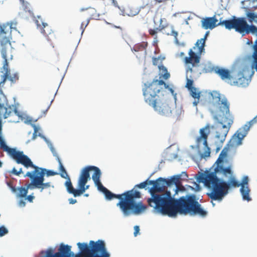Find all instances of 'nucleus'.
I'll return each mask as SVG.
<instances>
[{
  "label": "nucleus",
  "instance_id": "nucleus-1",
  "mask_svg": "<svg viewBox=\"0 0 257 257\" xmlns=\"http://www.w3.org/2000/svg\"><path fill=\"white\" fill-rule=\"evenodd\" d=\"M167 180L159 178L156 181H149L151 197L148 198L149 205L153 208L154 213L175 217L179 213L181 214L198 215L204 217L207 211L201 207L194 195H188L176 200L172 196L170 190L165 193H156L167 186Z\"/></svg>",
  "mask_w": 257,
  "mask_h": 257
},
{
  "label": "nucleus",
  "instance_id": "nucleus-2",
  "mask_svg": "<svg viewBox=\"0 0 257 257\" xmlns=\"http://www.w3.org/2000/svg\"><path fill=\"white\" fill-rule=\"evenodd\" d=\"M231 139L223 149L214 164V171H207L197 177L198 183H203L208 189V195L212 199L221 202L228 194L230 187H239L242 185V179L238 181L233 176L232 163L227 159V155L231 146Z\"/></svg>",
  "mask_w": 257,
  "mask_h": 257
},
{
  "label": "nucleus",
  "instance_id": "nucleus-3",
  "mask_svg": "<svg viewBox=\"0 0 257 257\" xmlns=\"http://www.w3.org/2000/svg\"><path fill=\"white\" fill-rule=\"evenodd\" d=\"M209 99V110L214 121L221 125V128L217 127L215 138L219 144L216 148L218 152L226 139L230 127L233 123V116L229 112V103L224 95L216 91L205 92Z\"/></svg>",
  "mask_w": 257,
  "mask_h": 257
},
{
  "label": "nucleus",
  "instance_id": "nucleus-4",
  "mask_svg": "<svg viewBox=\"0 0 257 257\" xmlns=\"http://www.w3.org/2000/svg\"><path fill=\"white\" fill-rule=\"evenodd\" d=\"M97 189L104 194L106 200H110L114 198L119 200L116 206L119 207L124 217L132 215H140L147 210V206L140 200L141 197L140 192L134 189L116 195L111 193L103 185Z\"/></svg>",
  "mask_w": 257,
  "mask_h": 257
},
{
  "label": "nucleus",
  "instance_id": "nucleus-5",
  "mask_svg": "<svg viewBox=\"0 0 257 257\" xmlns=\"http://www.w3.org/2000/svg\"><path fill=\"white\" fill-rule=\"evenodd\" d=\"M159 89V86L154 84L151 86L143 87L144 100L159 114L169 116L172 113L170 104L167 100L160 98Z\"/></svg>",
  "mask_w": 257,
  "mask_h": 257
},
{
  "label": "nucleus",
  "instance_id": "nucleus-6",
  "mask_svg": "<svg viewBox=\"0 0 257 257\" xmlns=\"http://www.w3.org/2000/svg\"><path fill=\"white\" fill-rule=\"evenodd\" d=\"M77 246L79 252L70 257H110L109 253L107 251L104 242L102 240H98L94 242L91 240L89 246L87 243L78 242Z\"/></svg>",
  "mask_w": 257,
  "mask_h": 257
},
{
  "label": "nucleus",
  "instance_id": "nucleus-7",
  "mask_svg": "<svg viewBox=\"0 0 257 257\" xmlns=\"http://www.w3.org/2000/svg\"><path fill=\"white\" fill-rule=\"evenodd\" d=\"M1 53L4 59L3 66L1 71L4 74L2 76L0 83L1 84L4 83L7 79H8L12 83H15L19 79V74L17 72L12 74L10 73L7 55V52L12 48L11 44L9 43L8 39H4V37L3 36V35H1Z\"/></svg>",
  "mask_w": 257,
  "mask_h": 257
},
{
  "label": "nucleus",
  "instance_id": "nucleus-8",
  "mask_svg": "<svg viewBox=\"0 0 257 257\" xmlns=\"http://www.w3.org/2000/svg\"><path fill=\"white\" fill-rule=\"evenodd\" d=\"M190 59L191 57H185L184 59L186 69V84L185 87L189 91L190 95L194 99V100L193 102V106H196L199 102V98L203 95V92L200 91L198 88L193 86V78H194V76L189 74V72L193 71L192 70L193 65H191L190 63H188L189 62V61L190 60Z\"/></svg>",
  "mask_w": 257,
  "mask_h": 257
},
{
  "label": "nucleus",
  "instance_id": "nucleus-9",
  "mask_svg": "<svg viewBox=\"0 0 257 257\" xmlns=\"http://www.w3.org/2000/svg\"><path fill=\"white\" fill-rule=\"evenodd\" d=\"M213 128V125L207 124L199 130V136L197 138L196 143V147L198 149L202 147L204 150V152L200 154V157L202 158L209 157L210 155V149L208 146L207 138L210 133L211 128Z\"/></svg>",
  "mask_w": 257,
  "mask_h": 257
},
{
  "label": "nucleus",
  "instance_id": "nucleus-10",
  "mask_svg": "<svg viewBox=\"0 0 257 257\" xmlns=\"http://www.w3.org/2000/svg\"><path fill=\"white\" fill-rule=\"evenodd\" d=\"M253 69L254 68L252 67V64L251 67L249 65H241L240 70L237 74L236 80L233 82V84L242 87L247 86L254 74Z\"/></svg>",
  "mask_w": 257,
  "mask_h": 257
},
{
  "label": "nucleus",
  "instance_id": "nucleus-11",
  "mask_svg": "<svg viewBox=\"0 0 257 257\" xmlns=\"http://www.w3.org/2000/svg\"><path fill=\"white\" fill-rule=\"evenodd\" d=\"M256 122H257V115L237 130L232 136L229 145L233 146H240L242 145V140L247 135L250 127L253 124Z\"/></svg>",
  "mask_w": 257,
  "mask_h": 257
},
{
  "label": "nucleus",
  "instance_id": "nucleus-12",
  "mask_svg": "<svg viewBox=\"0 0 257 257\" xmlns=\"http://www.w3.org/2000/svg\"><path fill=\"white\" fill-rule=\"evenodd\" d=\"M10 156L18 164H22L26 168H35L36 165L33 164L30 158L24 154L23 151H17L16 148L13 150Z\"/></svg>",
  "mask_w": 257,
  "mask_h": 257
},
{
  "label": "nucleus",
  "instance_id": "nucleus-13",
  "mask_svg": "<svg viewBox=\"0 0 257 257\" xmlns=\"http://www.w3.org/2000/svg\"><path fill=\"white\" fill-rule=\"evenodd\" d=\"M39 136H41L42 138L45 141L47 145H48V147L50 149L51 152H52L53 155L56 158V159L58 161L59 163V173H58V174H60L61 177L62 178H66L68 177V174L63 165V164L61 162V160L57 153L55 148L53 147V145L52 143L51 142L50 140H49L47 138H46L45 137H44L43 136H41L40 134L39 135Z\"/></svg>",
  "mask_w": 257,
  "mask_h": 257
},
{
  "label": "nucleus",
  "instance_id": "nucleus-14",
  "mask_svg": "<svg viewBox=\"0 0 257 257\" xmlns=\"http://www.w3.org/2000/svg\"><path fill=\"white\" fill-rule=\"evenodd\" d=\"M249 178L247 176L244 175L242 177V185L240 186L239 193L242 200L247 202L251 201L250 196V189L249 187Z\"/></svg>",
  "mask_w": 257,
  "mask_h": 257
},
{
  "label": "nucleus",
  "instance_id": "nucleus-15",
  "mask_svg": "<svg viewBox=\"0 0 257 257\" xmlns=\"http://www.w3.org/2000/svg\"><path fill=\"white\" fill-rule=\"evenodd\" d=\"M90 179L89 170H88L87 167H85L81 170L78 181V187L79 191H81V194L88 189L89 186H85V185Z\"/></svg>",
  "mask_w": 257,
  "mask_h": 257
},
{
  "label": "nucleus",
  "instance_id": "nucleus-16",
  "mask_svg": "<svg viewBox=\"0 0 257 257\" xmlns=\"http://www.w3.org/2000/svg\"><path fill=\"white\" fill-rule=\"evenodd\" d=\"M201 26L202 29L204 30H212L219 25H222L223 21L221 20L218 23V20L214 16L211 17L203 18L201 20Z\"/></svg>",
  "mask_w": 257,
  "mask_h": 257
},
{
  "label": "nucleus",
  "instance_id": "nucleus-17",
  "mask_svg": "<svg viewBox=\"0 0 257 257\" xmlns=\"http://www.w3.org/2000/svg\"><path fill=\"white\" fill-rule=\"evenodd\" d=\"M197 54H198V52L196 51H193L192 49H190L189 51V57H191L190 60H189V62L190 64L193 66H192V70H195L192 72H189V74L192 73V75L194 76L195 77H197L199 76L200 74H201V72L198 70V67L199 66V62L201 58V54L199 55V61L196 62V56L197 57Z\"/></svg>",
  "mask_w": 257,
  "mask_h": 257
},
{
  "label": "nucleus",
  "instance_id": "nucleus-18",
  "mask_svg": "<svg viewBox=\"0 0 257 257\" xmlns=\"http://www.w3.org/2000/svg\"><path fill=\"white\" fill-rule=\"evenodd\" d=\"M209 34V31L206 32L204 37L199 40H198L195 44V46L193 47V49L194 51L197 52L198 54H197V57L196 56V62L199 61V55L202 54L203 53L205 52V41L207 39V38Z\"/></svg>",
  "mask_w": 257,
  "mask_h": 257
},
{
  "label": "nucleus",
  "instance_id": "nucleus-19",
  "mask_svg": "<svg viewBox=\"0 0 257 257\" xmlns=\"http://www.w3.org/2000/svg\"><path fill=\"white\" fill-rule=\"evenodd\" d=\"M153 84H155L156 86H159L160 87L159 90V94L160 93H162V85H164L165 89H167L169 92L172 94V95L174 96L175 100H176V95L177 94L175 93L174 90L173 89L172 86H170L169 85L167 84L164 82V81L162 80H154L152 82H147L144 83V86H151Z\"/></svg>",
  "mask_w": 257,
  "mask_h": 257
},
{
  "label": "nucleus",
  "instance_id": "nucleus-20",
  "mask_svg": "<svg viewBox=\"0 0 257 257\" xmlns=\"http://www.w3.org/2000/svg\"><path fill=\"white\" fill-rule=\"evenodd\" d=\"M181 175H174L169 180H167V186L170 188L169 190L170 192L172 190L174 192V194L172 195L173 197L178 194V192L180 190H182L180 189L177 184V182L180 179Z\"/></svg>",
  "mask_w": 257,
  "mask_h": 257
},
{
  "label": "nucleus",
  "instance_id": "nucleus-21",
  "mask_svg": "<svg viewBox=\"0 0 257 257\" xmlns=\"http://www.w3.org/2000/svg\"><path fill=\"white\" fill-rule=\"evenodd\" d=\"M87 168L88 170H89V172L93 171V174L92 175V179L97 188H100V187L102 185L100 181V178L101 175L100 170L98 167L93 166H87Z\"/></svg>",
  "mask_w": 257,
  "mask_h": 257
},
{
  "label": "nucleus",
  "instance_id": "nucleus-22",
  "mask_svg": "<svg viewBox=\"0 0 257 257\" xmlns=\"http://www.w3.org/2000/svg\"><path fill=\"white\" fill-rule=\"evenodd\" d=\"M24 177H28L31 180V183L28 184L26 189L28 191V189L33 190L35 188L39 189V185L40 184V181L38 179V176L34 173V171L31 172H27V173L24 175Z\"/></svg>",
  "mask_w": 257,
  "mask_h": 257
},
{
  "label": "nucleus",
  "instance_id": "nucleus-23",
  "mask_svg": "<svg viewBox=\"0 0 257 257\" xmlns=\"http://www.w3.org/2000/svg\"><path fill=\"white\" fill-rule=\"evenodd\" d=\"M34 173H35L38 176H42V178H44L45 176L47 177L53 176L58 175V173L54 172L53 170H48L45 168L35 166L34 170Z\"/></svg>",
  "mask_w": 257,
  "mask_h": 257
},
{
  "label": "nucleus",
  "instance_id": "nucleus-24",
  "mask_svg": "<svg viewBox=\"0 0 257 257\" xmlns=\"http://www.w3.org/2000/svg\"><path fill=\"white\" fill-rule=\"evenodd\" d=\"M38 20H36L35 23L37 28L40 29L41 33L44 35H48L51 33L52 30L49 28L47 23H44L40 16H38Z\"/></svg>",
  "mask_w": 257,
  "mask_h": 257
},
{
  "label": "nucleus",
  "instance_id": "nucleus-25",
  "mask_svg": "<svg viewBox=\"0 0 257 257\" xmlns=\"http://www.w3.org/2000/svg\"><path fill=\"white\" fill-rule=\"evenodd\" d=\"M64 178L66 179L64 185L67 192L69 194H73L74 197L80 196L81 195V192H80L81 191H80L79 190H76L73 187L71 180L69 176H68V177Z\"/></svg>",
  "mask_w": 257,
  "mask_h": 257
},
{
  "label": "nucleus",
  "instance_id": "nucleus-26",
  "mask_svg": "<svg viewBox=\"0 0 257 257\" xmlns=\"http://www.w3.org/2000/svg\"><path fill=\"white\" fill-rule=\"evenodd\" d=\"M214 71L223 80H230L231 78L229 71L227 69L216 66L214 69Z\"/></svg>",
  "mask_w": 257,
  "mask_h": 257
},
{
  "label": "nucleus",
  "instance_id": "nucleus-27",
  "mask_svg": "<svg viewBox=\"0 0 257 257\" xmlns=\"http://www.w3.org/2000/svg\"><path fill=\"white\" fill-rule=\"evenodd\" d=\"M11 190L13 193H16V197L18 198L25 197L28 194L27 189L24 187H20L18 188L12 187Z\"/></svg>",
  "mask_w": 257,
  "mask_h": 257
},
{
  "label": "nucleus",
  "instance_id": "nucleus-28",
  "mask_svg": "<svg viewBox=\"0 0 257 257\" xmlns=\"http://www.w3.org/2000/svg\"><path fill=\"white\" fill-rule=\"evenodd\" d=\"M242 8L247 10L257 8V0H245L241 2Z\"/></svg>",
  "mask_w": 257,
  "mask_h": 257
},
{
  "label": "nucleus",
  "instance_id": "nucleus-29",
  "mask_svg": "<svg viewBox=\"0 0 257 257\" xmlns=\"http://www.w3.org/2000/svg\"><path fill=\"white\" fill-rule=\"evenodd\" d=\"M38 179L40 181V184L39 186V189L40 190V192H42L44 189L52 187L54 188V186L51 185L50 182L44 183V178H42V176H38Z\"/></svg>",
  "mask_w": 257,
  "mask_h": 257
},
{
  "label": "nucleus",
  "instance_id": "nucleus-30",
  "mask_svg": "<svg viewBox=\"0 0 257 257\" xmlns=\"http://www.w3.org/2000/svg\"><path fill=\"white\" fill-rule=\"evenodd\" d=\"M160 78H162L165 80L168 79L170 77V73L168 72L167 69L163 65L158 66Z\"/></svg>",
  "mask_w": 257,
  "mask_h": 257
},
{
  "label": "nucleus",
  "instance_id": "nucleus-31",
  "mask_svg": "<svg viewBox=\"0 0 257 257\" xmlns=\"http://www.w3.org/2000/svg\"><path fill=\"white\" fill-rule=\"evenodd\" d=\"M21 114H23L24 116H26L27 117H28V119H29V120H30L29 123H27V124H31V126H32L33 127V128H34V133H33V136H32V139H33V140H35V139H36V137H37V136H39V135H40V134L41 136H42V135L41 133H39V134H38V135H37V132H38L39 130H40V127L39 126H37V125H36V124H34V123H31V121H32V120H31V118H30V117H28V116H27L26 114H24V113H22ZM39 137H40V136H39ZM44 137H45V136H44ZM40 137H41V138H42L41 136H40Z\"/></svg>",
  "mask_w": 257,
  "mask_h": 257
},
{
  "label": "nucleus",
  "instance_id": "nucleus-32",
  "mask_svg": "<svg viewBox=\"0 0 257 257\" xmlns=\"http://www.w3.org/2000/svg\"><path fill=\"white\" fill-rule=\"evenodd\" d=\"M143 4L150 9L152 8L158 3L162 2L164 0H142Z\"/></svg>",
  "mask_w": 257,
  "mask_h": 257
},
{
  "label": "nucleus",
  "instance_id": "nucleus-33",
  "mask_svg": "<svg viewBox=\"0 0 257 257\" xmlns=\"http://www.w3.org/2000/svg\"><path fill=\"white\" fill-rule=\"evenodd\" d=\"M162 23H163V19H160L159 26L158 27L156 28L154 30H152V29L150 30H149L150 34L152 35H155L157 34V31H161L162 30H163L165 27V26Z\"/></svg>",
  "mask_w": 257,
  "mask_h": 257
},
{
  "label": "nucleus",
  "instance_id": "nucleus-34",
  "mask_svg": "<svg viewBox=\"0 0 257 257\" xmlns=\"http://www.w3.org/2000/svg\"><path fill=\"white\" fill-rule=\"evenodd\" d=\"M149 181L150 180L149 179H148L145 182H142L139 184H137V185H135V186L133 189L137 191V190H135V188H139L141 189L145 188L146 189H148L150 190ZM137 191H138V190H137ZM138 192H139V191H138Z\"/></svg>",
  "mask_w": 257,
  "mask_h": 257
},
{
  "label": "nucleus",
  "instance_id": "nucleus-35",
  "mask_svg": "<svg viewBox=\"0 0 257 257\" xmlns=\"http://www.w3.org/2000/svg\"><path fill=\"white\" fill-rule=\"evenodd\" d=\"M170 35L172 36H173L174 37V42L178 46H184L185 44L184 43H180L177 39L178 36V32L176 31H175L173 29H172L171 32L170 33Z\"/></svg>",
  "mask_w": 257,
  "mask_h": 257
},
{
  "label": "nucleus",
  "instance_id": "nucleus-36",
  "mask_svg": "<svg viewBox=\"0 0 257 257\" xmlns=\"http://www.w3.org/2000/svg\"><path fill=\"white\" fill-rule=\"evenodd\" d=\"M183 110L181 107H177L174 112V115L176 119L180 120L181 118V115L183 114Z\"/></svg>",
  "mask_w": 257,
  "mask_h": 257
},
{
  "label": "nucleus",
  "instance_id": "nucleus-37",
  "mask_svg": "<svg viewBox=\"0 0 257 257\" xmlns=\"http://www.w3.org/2000/svg\"><path fill=\"white\" fill-rule=\"evenodd\" d=\"M246 15L250 23H252L253 21L255 22V20L257 18V14L254 13L246 12Z\"/></svg>",
  "mask_w": 257,
  "mask_h": 257
},
{
  "label": "nucleus",
  "instance_id": "nucleus-38",
  "mask_svg": "<svg viewBox=\"0 0 257 257\" xmlns=\"http://www.w3.org/2000/svg\"><path fill=\"white\" fill-rule=\"evenodd\" d=\"M88 13L91 17L90 19H97L99 18V15L96 14V10L93 8H89Z\"/></svg>",
  "mask_w": 257,
  "mask_h": 257
},
{
  "label": "nucleus",
  "instance_id": "nucleus-39",
  "mask_svg": "<svg viewBox=\"0 0 257 257\" xmlns=\"http://www.w3.org/2000/svg\"><path fill=\"white\" fill-rule=\"evenodd\" d=\"M215 68V67H213L211 65V64L209 62H208L207 64L205 65V67L203 68V70L205 72H210L211 71H214V69Z\"/></svg>",
  "mask_w": 257,
  "mask_h": 257
},
{
  "label": "nucleus",
  "instance_id": "nucleus-40",
  "mask_svg": "<svg viewBox=\"0 0 257 257\" xmlns=\"http://www.w3.org/2000/svg\"><path fill=\"white\" fill-rule=\"evenodd\" d=\"M9 232L8 229L4 225L0 226V237L5 236Z\"/></svg>",
  "mask_w": 257,
  "mask_h": 257
},
{
  "label": "nucleus",
  "instance_id": "nucleus-41",
  "mask_svg": "<svg viewBox=\"0 0 257 257\" xmlns=\"http://www.w3.org/2000/svg\"><path fill=\"white\" fill-rule=\"evenodd\" d=\"M22 5L23 9L26 12H28L30 15L32 14V12L30 9V4L28 3L25 2V5Z\"/></svg>",
  "mask_w": 257,
  "mask_h": 257
},
{
  "label": "nucleus",
  "instance_id": "nucleus-42",
  "mask_svg": "<svg viewBox=\"0 0 257 257\" xmlns=\"http://www.w3.org/2000/svg\"><path fill=\"white\" fill-rule=\"evenodd\" d=\"M10 173L17 176H19L21 174H23V172L22 169L20 168L19 171H17L16 169L14 167Z\"/></svg>",
  "mask_w": 257,
  "mask_h": 257
},
{
  "label": "nucleus",
  "instance_id": "nucleus-43",
  "mask_svg": "<svg viewBox=\"0 0 257 257\" xmlns=\"http://www.w3.org/2000/svg\"><path fill=\"white\" fill-rule=\"evenodd\" d=\"M193 186L194 187H191V186H189L188 187H189L192 190H195L196 191H199L201 190V187L199 185V184H198V183L194 182H193Z\"/></svg>",
  "mask_w": 257,
  "mask_h": 257
},
{
  "label": "nucleus",
  "instance_id": "nucleus-44",
  "mask_svg": "<svg viewBox=\"0 0 257 257\" xmlns=\"http://www.w3.org/2000/svg\"><path fill=\"white\" fill-rule=\"evenodd\" d=\"M25 197L19 198L20 199L18 201V205L20 207H24L26 205V200H25Z\"/></svg>",
  "mask_w": 257,
  "mask_h": 257
},
{
  "label": "nucleus",
  "instance_id": "nucleus-45",
  "mask_svg": "<svg viewBox=\"0 0 257 257\" xmlns=\"http://www.w3.org/2000/svg\"><path fill=\"white\" fill-rule=\"evenodd\" d=\"M252 58V66L253 68H255L257 72V53Z\"/></svg>",
  "mask_w": 257,
  "mask_h": 257
},
{
  "label": "nucleus",
  "instance_id": "nucleus-46",
  "mask_svg": "<svg viewBox=\"0 0 257 257\" xmlns=\"http://www.w3.org/2000/svg\"><path fill=\"white\" fill-rule=\"evenodd\" d=\"M90 21V19H88L86 22V23L82 22L81 25V29L82 30L81 35H82L84 32V29L87 26Z\"/></svg>",
  "mask_w": 257,
  "mask_h": 257
},
{
  "label": "nucleus",
  "instance_id": "nucleus-47",
  "mask_svg": "<svg viewBox=\"0 0 257 257\" xmlns=\"http://www.w3.org/2000/svg\"><path fill=\"white\" fill-rule=\"evenodd\" d=\"M173 16L175 17L182 18L183 19H184V17H186V16H185V13H176L173 14Z\"/></svg>",
  "mask_w": 257,
  "mask_h": 257
},
{
  "label": "nucleus",
  "instance_id": "nucleus-48",
  "mask_svg": "<svg viewBox=\"0 0 257 257\" xmlns=\"http://www.w3.org/2000/svg\"><path fill=\"white\" fill-rule=\"evenodd\" d=\"M160 57H156V58H153V64L154 65H160V64L161 63V62H160Z\"/></svg>",
  "mask_w": 257,
  "mask_h": 257
},
{
  "label": "nucleus",
  "instance_id": "nucleus-49",
  "mask_svg": "<svg viewBox=\"0 0 257 257\" xmlns=\"http://www.w3.org/2000/svg\"><path fill=\"white\" fill-rule=\"evenodd\" d=\"M139 233H140V227L138 225H135L134 226V235L135 236H137Z\"/></svg>",
  "mask_w": 257,
  "mask_h": 257
},
{
  "label": "nucleus",
  "instance_id": "nucleus-50",
  "mask_svg": "<svg viewBox=\"0 0 257 257\" xmlns=\"http://www.w3.org/2000/svg\"><path fill=\"white\" fill-rule=\"evenodd\" d=\"M34 199V196L33 195V194L29 195L28 196H26L25 198V200H27L30 202H32Z\"/></svg>",
  "mask_w": 257,
  "mask_h": 257
},
{
  "label": "nucleus",
  "instance_id": "nucleus-51",
  "mask_svg": "<svg viewBox=\"0 0 257 257\" xmlns=\"http://www.w3.org/2000/svg\"><path fill=\"white\" fill-rule=\"evenodd\" d=\"M68 201H69V204H74L77 202V200L76 199H73L72 198H69L68 199Z\"/></svg>",
  "mask_w": 257,
  "mask_h": 257
},
{
  "label": "nucleus",
  "instance_id": "nucleus-52",
  "mask_svg": "<svg viewBox=\"0 0 257 257\" xmlns=\"http://www.w3.org/2000/svg\"><path fill=\"white\" fill-rule=\"evenodd\" d=\"M184 20L185 24L186 25H188L189 24L188 20H190V16H188L184 17Z\"/></svg>",
  "mask_w": 257,
  "mask_h": 257
},
{
  "label": "nucleus",
  "instance_id": "nucleus-53",
  "mask_svg": "<svg viewBox=\"0 0 257 257\" xmlns=\"http://www.w3.org/2000/svg\"><path fill=\"white\" fill-rule=\"evenodd\" d=\"M112 1V3L113 4V5L116 7H117L118 9H120L119 7L117 5V3L116 1L115 0H111Z\"/></svg>",
  "mask_w": 257,
  "mask_h": 257
},
{
  "label": "nucleus",
  "instance_id": "nucleus-54",
  "mask_svg": "<svg viewBox=\"0 0 257 257\" xmlns=\"http://www.w3.org/2000/svg\"><path fill=\"white\" fill-rule=\"evenodd\" d=\"M179 175H181V177H184L185 178H187L188 177V175H187V173L185 172H182Z\"/></svg>",
  "mask_w": 257,
  "mask_h": 257
},
{
  "label": "nucleus",
  "instance_id": "nucleus-55",
  "mask_svg": "<svg viewBox=\"0 0 257 257\" xmlns=\"http://www.w3.org/2000/svg\"><path fill=\"white\" fill-rule=\"evenodd\" d=\"M158 57H160V62H161V63L162 62V61L165 59V57L164 56H159Z\"/></svg>",
  "mask_w": 257,
  "mask_h": 257
},
{
  "label": "nucleus",
  "instance_id": "nucleus-56",
  "mask_svg": "<svg viewBox=\"0 0 257 257\" xmlns=\"http://www.w3.org/2000/svg\"><path fill=\"white\" fill-rule=\"evenodd\" d=\"M138 14V12H135L134 14H126L128 16H135Z\"/></svg>",
  "mask_w": 257,
  "mask_h": 257
},
{
  "label": "nucleus",
  "instance_id": "nucleus-57",
  "mask_svg": "<svg viewBox=\"0 0 257 257\" xmlns=\"http://www.w3.org/2000/svg\"><path fill=\"white\" fill-rule=\"evenodd\" d=\"M88 9H89V8H81V9H80V11L81 12H83V11H85V10H88Z\"/></svg>",
  "mask_w": 257,
  "mask_h": 257
},
{
  "label": "nucleus",
  "instance_id": "nucleus-58",
  "mask_svg": "<svg viewBox=\"0 0 257 257\" xmlns=\"http://www.w3.org/2000/svg\"><path fill=\"white\" fill-rule=\"evenodd\" d=\"M157 42V36H155V37L154 38V42L156 43Z\"/></svg>",
  "mask_w": 257,
  "mask_h": 257
},
{
  "label": "nucleus",
  "instance_id": "nucleus-59",
  "mask_svg": "<svg viewBox=\"0 0 257 257\" xmlns=\"http://www.w3.org/2000/svg\"><path fill=\"white\" fill-rule=\"evenodd\" d=\"M184 52H181V53H180V54H179V56H180V57H182V56H184Z\"/></svg>",
  "mask_w": 257,
  "mask_h": 257
},
{
  "label": "nucleus",
  "instance_id": "nucleus-60",
  "mask_svg": "<svg viewBox=\"0 0 257 257\" xmlns=\"http://www.w3.org/2000/svg\"><path fill=\"white\" fill-rule=\"evenodd\" d=\"M21 3H22V5H25V1L24 0H20Z\"/></svg>",
  "mask_w": 257,
  "mask_h": 257
},
{
  "label": "nucleus",
  "instance_id": "nucleus-61",
  "mask_svg": "<svg viewBox=\"0 0 257 257\" xmlns=\"http://www.w3.org/2000/svg\"><path fill=\"white\" fill-rule=\"evenodd\" d=\"M120 15H121L122 16H125V14L124 13V12L123 11H121Z\"/></svg>",
  "mask_w": 257,
  "mask_h": 257
},
{
  "label": "nucleus",
  "instance_id": "nucleus-62",
  "mask_svg": "<svg viewBox=\"0 0 257 257\" xmlns=\"http://www.w3.org/2000/svg\"><path fill=\"white\" fill-rule=\"evenodd\" d=\"M2 165H3V163H2V162L0 161V168L2 167Z\"/></svg>",
  "mask_w": 257,
  "mask_h": 257
},
{
  "label": "nucleus",
  "instance_id": "nucleus-63",
  "mask_svg": "<svg viewBox=\"0 0 257 257\" xmlns=\"http://www.w3.org/2000/svg\"><path fill=\"white\" fill-rule=\"evenodd\" d=\"M211 202H212V204L213 206H215V203H213L212 201Z\"/></svg>",
  "mask_w": 257,
  "mask_h": 257
},
{
  "label": "nucleus",
  "instance_id": "nucleus-64",
  "mask_svg": "<svg viewBox=\"0 0 257 257\" xmlns=\"http://www.w3.org/2000/svg\"><path fill=\"white\" fill-rule=\"evenodd\" d=\"M255 23H257V18L256 19V20H255Z\"/></svg>",
  "mask_w": 257,
  "mask_h": 257
}]
</instances>
